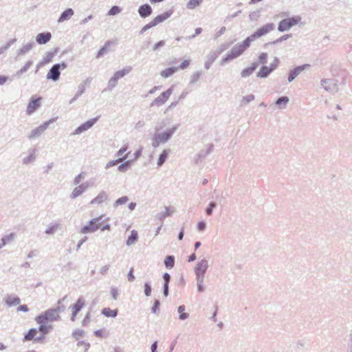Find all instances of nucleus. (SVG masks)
<instances>
[{"label":"nucleus","instance_id":"obj_1","mask_svg":"<svg viewBox=\"0 0 352 352\" xmlns=\"http://www.w3.org/2000/svg\"><path fill=\"white\" fill-rule=\"evenodd\" d=\"M274 29V23H267L247 37L242 43L236 44L220 61L221 66L240 56L250 46L251 42L261 38Z\"/></svg>","mask_w":352,"mask_h":352},{"label":"nucleus","instance_id":"obj_2","mask_svg":"<svg viewBox=\"0 0 352 352\" xmlns=\"http://www.w3.org/2000/svg\"><path fill=\"white\" fill-rule=\"evenodd\" d=\"M179 124H174L163 131H157L153 139L151 145L153 148H157L161 144H164L168 142L175 133L178 129Z\"/></svg>","mask_w":352,"mask_h":352},{"label":"nucleus","instance_id":"obj_3","mask_svg":"<svg viewBox=\"0 0 352 352\" xmlns=\"http://www.w3.org/2000/svg\"><path fill=\"white\" fill-rule=\"evenodd\" d=\"M60 307L49 309L36 317L35 320L37 323H48L54 321H58L60 319Z\"/></svg>","mask_w":352,"mask_h":352},{"label":"nucleus","instance_id":"obj_4","mask_svg":"<svg viewBox=\"0 0 352 352\" xmlns=\"http://www.w3.org/2000/svg\"><path fill=\"white\" fill-rule=\"evenodd\" d=\"M301 20L299 16H294L291 18L285 19L278 23V30L279 32H285L289 30L292 27L296 25Z\"/></svg>","mask_w":352,"mask_h":352},{"label":"nucleus","instance_id":"obj_5","mask_svg":"<svg viewBox=\"0 0 352 352\" xmlns=\"http://www.w3.org/2000/svg\"><path fill=\"white\" fill-rule=\"evenodd\" d=\"M54 122V119L52 118L48 121L43 122L38 127H36L35 129L31 130L28 135V139L32 140L38 138L45 131L49 125Z\"/></svg>","mask_w":352,"mask_h":352},{"label":"nucleus","instance_id":"obj_6","mask_svg":"<svg viewBox=\"0 0 352 352\" xmlns=\"http://www.w3.org/2000/svg\"><path fill=\"white\" fill-rule=\"evenodd\" d=\"M102 219V216L94 218L88 221L85 226L80 229V233L82 234H89L94 233L100 228V225L98 223L100 220Z\"/></svg>","mask_w":352,"mask_h":352},{"label":"nucleus","instance_id":"obj_7","mask_svg":"<svg viewBox=\"0 0 352 352\" xmlns=\"http://www.w3.org/2000/svg\"><path fill=\"white\" fill-rule=\"evenodd\" d=\"M131 71V67H126L121 70L116 72L113 74V76L108 81V87L109 89L114 88L117 85L118 80L124 77L125 75L128 74Z\"/></svg>","mask_w":352,"mask_h":352},{"label":"nucleus","instance_id":"obj_8","mask_svg":"<svg viewBox=\"0 0 352 352\" xmlns=\"http://www.w3.org/2000/svg\"><path fill=\"white\" fill-rule=\"evenodd\" d=\"M67 67V64L64 62L54 65L47 74V78L57 81L60 75V69H64Z\"/></svg>","mask_w":352,"mask_h":352},{"label":"nucleus","instance_id":"obj_9","mask_svg":"<svg viewBox=\"0 0 352 352\" xmlns=\"http://www.w3.org/2000/svg\"><path fill=\"white\" fill-rule=\"evenodd\" d=\"M173 93V86H171L165 91L162 92L159 96L155 98L153 101L151 103V106L160 107L166 103L168 100L169 97Z\"/></svg>","mask_w":352,"mask_h":352},{"label":"nucleus","instance_id":"obj_10","mask_svg":"<svg viewBox=\"0 0 352 352\" xmlns=\"http://www.w3.org/2000/svg\"><path fill=\"white\" fill-rule=\"evenodd\" d=\"M209 267V261L206 258H199L194 267L195 275L205 276Z\"/></svg>","mask_w":352,"mask_h":352},{"label":"nucleus","instance_id":"obj_11","mask_svg":"<svg viewBox=\"0 0 352 352\" xmlns=\"http://www.w3.org/2000/svg\"><path fill=\"white\" fill-rule=\"evenodd\" d=\"M320 84L327 91L332 94L336 93L339 89L338 82L334 79H322Z\"/></svg>","mask_w":352,"mask_h":352},{"label":"nucleus","instance_id":"obj_12","mask_svg":"<svg viewBox=\"0 0 352 352\" xmlns=\"http://www.w3.org/2000/svg\"><path fill=\"white\" fill-rule=\"evenodd\" d=\"M93 185L90 184L89 181H87L84 183H82L81 184L77 186L72 193L70 194V197L72 199H75L79 196H80L84 192L87 190L88 188L92 187Z\"/></svg>","mask_w":352,"mask_h":352},{"label":"nucleus","instance_id":"obj_13","mask_svg":"<svg viewBox=\"0 0 352 352\" xmlns=\"http://www.w3.org/2000/svg\"><path fill=\"white\" fill-rule=\"evenodd\" d=\"M310 67V65L305 64L302 65L298 66L295 67L294 69L290 70L289 76H288V82H292L294 81L301 72L309 69Z\"/></svg>","mask_w":352,"mask_h":352},{"label":"nucleus","instance_id":"obj_14","mask_svg":"<svg viewBox=\"0 0 352 352\" xmlns=\"http://www.w3.org/2000/svg\"><path fill=\"white\" fill-rule=\"evenodd\" d=\"M97 120L98 118H95L85 122V123L82 124L80 126L77 127L72 134L74 135H79L87 131L94 126V124L97 122Z\"/></svg>","mask_w":352,"mask_h":352},{"label":"nucleus","instance_id":"obj_15","mask_svg":"<svg viewBox=\"0 0 352 352\" xmlns=\"http://www.w3.org/2000/svg\"><path fill=\"white\" fill-rule=\"evenodd\" d=\"M85 299L82 297H80L74 305L70 306V308L72 309V311L71 317V320L72 321L75 320L78 313L81 310V309L85 306Z\"/></svg>","mask_w":352,"mask_h":352},{"label":"nucleus","instance_id":"obj_16","mask_svg":"<svg viewBox=\"0 0 352 352\" xmlns=\"http://www.w3.org/2000/svg\"><path fill=\"white\" fill-rule=\"evenodd\" d=\"M108 199H109L108 193L104 190H101L95 198H94L92 200H91L90 204L92 206L100 205V204L107 201Z\"/></svg>","mask_w":352,"mask_h":352},{"label":"nucleus","instance_id":"obj_17","mask_svg":"<svg viewBox=\"0 0 352 352\" xmlns=\"http://www.w3.org/2000/svg\"><path fill=\"white\" fill-rule=\"evenodd\" d=\"M3 300L5 305L9 307L19 305L21 302V299L13 294L7 295Z\"/></svg>","mask_w":352,"mask_h":352},{"label":"nucleus","instance_id":"obj_18","mask_svg":"<svg viewBox=\"0 0 352 352\" xmlns=\"http://www.w3.org/2000/svg\"><path fill=\"white\" fill-rule=\"evenodd\" d=\"M41 100V98H38L30 100L26 109V113L28 115L32 114L40 107Z\"/></svg>","mask_w":352,"mask_h":352},{"label":"nucleus","instance_id":"obj_19","mask_svg":"<svg viewBox=\"0 0 352 352\" xmlns=\"http://www.w3.org/2000/svg\"><path fill=\"white\" fill-rule=\"evenodd\" d=\"M34 47V43L33 41L28 42V43L23 44V46L21 47L16 51V55L18 56L25 55V54H27L30 51H31Z\"/></svg>","mask_w":352,"mask_h":352},{"label":"nucleus","instance_id":"obj_20","mask_svg":"<svg viewBox=\"0 0 352 352\" xmlns=\"http://www.w3.org/2000/svg\"><path fill=\"white\" fill-rule=\"evenodd\" d=\"M138 13L142 18H146L152 14V8L147 3L144 4L139 7Z\"/></svg>","mask_w":352,"mask_h":352},{"label":"nucleus","instance_id":"obj_21","mask_svg":"<svg viewBox=\"0 0 352 352\" xmlns=\"http://www.w3.org/2000/svg\"><path fill=\"white\" fill-rule=\"evenodd\" d=\"M52 35L50 32L39 33L36 37V41L40 45L46 44L51 39Z\"/></svg>","mask_w":352,"mask_h":352},{"label":"nucleus","instance_id":"obj_22","mask_svg":"<svg viewBox=\"0 0 352 352\" xmlns=\"http://www.w3.org/2000/svg\"><path fill=\"white\" fill-rule=\"evenodd\" d=\"M38 331L36 329L32 328L29 330L28 333L24 336V340L29 341L34 340L35 342H38L42 339V336L36 337Z\"/></svg>","mask_w":352,"mask_h":352},{"label":"nucleus","instance_id":"obj_23","mask_svg":"<svg viewBox=\"0 0 352 352\" xmlns=\"http://www.w3.org/2000/svg\"><path fill=\"white\" fill-rule=\"evenodd\" d=\"M217 52H210L206 57V60L204 63L205 68L208 69L210 67L212 63L217 58Z\"/></svg>","mask_w":352,"mask_h":352},{"label":"nucleus","instance_id":"obj_24","mask_svg":"<svg viewBox=\"0 0 352 352\" xmlns=\"http://www.w3.org/2000/svg\"><path fill=\"white\" fill-rule=\"evenodd\" d=\"M257 66L258 65L256 63H252L250 67H246L241 71V76L242 78H248L250 76L254 73Z\"/></svg>","mask_w":352,"mask_h":352},{"label":"nucleus","instance_id":"obj_25","mask_svg":"<svg viewBox=\"0 0 352 352\" xmlns=\"http://www.w3.org/2000/svg\"><path fill=\"white\" fill-rule=\"evenodd\" d=\"M276 68V65H271V67L263 66L257 73V77L266 78Z\"/></svg>","mask_w":352,"mask_h":352},{"label":"nucleus","instance_id":"obj_26","mask_svg":"<svg viewBox=\"0 0 352 352\" xmlns=\"http://www.w3.org/2000/svg\"><path fill=\"white\" fill-rule=\"evenodd\" d=\"M197 292L203 293L205 291L204 280L205 276L195 275Z\"/></svg>","mask_w":352,"mask_h":352},{"label":"nucleus","instance_id":"obj_27","mask_svg":"<svg viewBox=\"0 0 352 352\" xmlns=\"http://www.w3.org/2000/svg\"><path fill=\"white\" fill-rule=\"evenodd\" d=\"M289 101L287 96H281L276 101L275 105L278 109H283L286 108Z\"/></svg>","mask_w":352,"mask_h":352},{"label":"nucleus","instance_id":"obj_28","mask_svg":"<svg viewBox=\"0 0 352 352\" xmlns=\"http://www.w3.org/2000/svg\"><path fill=\"white\" fill-rule=\"evenodd\" d=\"M74 14V10L72 8L66 9L60 15L59 19H58V23L63 22L66 20H68L71 16H72Z\"/></svg>","mask_w":352,"mask_h":352},{"label":"nucleus","instance_id":"obj_29","mask_svg":"<svg viewBox=\"0 0 352 352\" xmlns=\"http://www.w3.org/2000/svg\"><path fill=\"white\" fill-rule=\"evenodd\" d=\"M171 15V12H166L162 14L157 16L155 19L152 20L155 25L164 21L166 19L169 18Z\"/></svg>","mask_w":352,"mask_h":352},{"label":"nucleus","instance_id":"obj_30","mask_svg":"<svg viewBox=\"0 0 352 352\" xmlns=\"http://www.w3.org/2000/svg\"><path fill=\"white\" fill-rule=\"evenodd\" d=\"M177 71V67H169L162 70L160 72V76L164 78H167L173 75Z\"/></svg>","mask_w":352,"mask_h":352},{"label":"nucleus","instance_id":"obj_31","mask_svg":"<svg viewBox=\"0 0 352 352\" xmlns=\"http://www.w3.org/2000/svg\"><path fill=\"white\" fill-rule=\"evenodd\" d=\"M129 153L124 155L123 157L118 158L115 160H110L105 165V169H109L110 167L117 165L118 164L124 162L126 158Z\"/></svg>","mask_w":352,"mask_h":352},{"label":"nucleus","instance_id":"obj_32","mask_svg":"<svg viewBox=\"0 0 352 352\" xmlns=\"http://www.w3.org/2000/svg\"><path fill=\"white\" fill-rule=\"evenodd\" d=\"M138 232L135 230H132L131 232V235L128 237V239L126 240V245L131 246L135 244V242L138 241Z\"/></svg>","mask_w":352,"mask_h":352},{"label":"nucleus","instance_id":"obj_33","mask_svg":"<svg viewBox=\"0 0 352 352\" xmlns=\"http://www.w3.org/2000/svg\"><path fill=\"white\" fill-rule=\"evenodd\" d=\"M168 150L164 149L162 151V153L160 155V157L157 162V166L160 167L164 164V163L166 162L168 157Z\"/></svg>","mask_w":352,"mask_h":352},{"label":"nucleus","instance_id":"obj_34","mask_svg":"<svg viewBox=\"0 0 352 352\" xmlns=\"http://www.w3.org/2000/svg\"><path fill=\"white\" fill-rule=\"evenodd\" d=\"M102 314L107 317L116 318L118 315V311L116 309H111L110 308H104Z\"/></svg>","mask_w":352,"mask_h":352},{"label":"nucleus","instance_id":"obj_35","mask_svg":"<svg viewBox=\"0 0 352 352\" xmlns=\"http://www.w3.org/2000/svg\"><path fill=\"white\" fill-rule=\"evenodd\" d=\"M32 64V60H29L28 61H27L24 66H23L19 71L16 72V75L18 76H21L23 74L26 72L30 69Z\"/></svg>","mask_w":352,"mask_h":352},{"label":"nucleus","instance_id":"obj_36","mask_svg":"<svg viewBox=\"0 0 352 352\" xmlns=\"http://www.w3.org/2000/svg\"><path fill=\"white\" fill-rule=\"evenodd\" d=\"M164 265L167 268L171 269L175 265V258L173 256H167L164 260Z\"/></svg>","mask_w":352,"mask_h":352},{"label":"nucleus","instance_id":"obj_37","mask_svg":"<svg viewBox=\"0 0 352 352\" xmlns=\"http://www.w3.org/2000/svg\"><path fill=\"white\" fill-rule=\"evenodd\" d=\"M129 201V198L127 196H123L117 200L113 203V208H117L120 205H124L126 204Z\"/></svg>","mask_w":352,"mask_h":352},{"label":"nucleus","instance_id":"obj_38","mask_svg":"<svg viewBox=\"0 0 352 352\" xmlns=\"http://www.w3.org/2000/svg\"><path fill=\"white\" fill-rule=\"evenodd\" d=\"M58 226L59 225L58 224H54V225H51V226H49L45 231V233L47 235H51V234H54L56 232H57L58 230Z\"/></svg>","mask_w":352,"mask_h":352},{"label":"nucleus","instance_id":"obj_39","mask_svg":"<svg viewBox=\"0 0 352 352\" xmlns=\"http://www.w3.org/2000/svg\"><path fill=\"white\" fill-rule=\"evenodd\" d=\"M131 162H132V160H127V161L124 162V163H122V164H120L118 166V170L122 173L126 172L129 168V166H130Z\"/></svg>","mask_w":352,"mask_h":352},{"label":"nucleus","instance_id":"obj_40","mask_svg":"<svg viewBox=\"0 0 352 352\" xmlns=\"http://www.w3.org/2000/svg\"><path fill=\"white\" fill-rule=\"evenodd\" d=\"M36 159L34 151H32L28 157H25L23 160V162L25 164L33 162Z\"/></svg>","mask_w":352,"mask_h":352},{"label":"nucleus","instance_id":"obj_41","mask_svg":"<svg viewBox=\"0 0 352 352\" xmlns=\"http://www.w3.org/2000/svg\"><path fill=\"white\" fill-rule=\"evenodd\" d=\"M203 0H190L187 3V8L188 9H195L199 6Z\"/></svg>","mask_w":352,"mask_h":352},{"label":"nucleus","instance_id":"obj_42","mask_svg":"<svg viewBox=\"0 0 352 352\" xmlns=\"http://www.w3.org/2000/svg\"><path fill=\"white\" fill-rule=\"evenodd\" d=\"M40 324L38 327V331L41 333L46 334L48 331L52 329V325H46V323H38Z\"/></svg>","mask_w":352,"mask_h":352},{"label":"nucleus","instance_id":"obj_43","mask_svg":"<svg viewBox=\"0 0 352 352\" xmlns=\"http://www.w3.org/2000/svg\"><path fill=\"white\" fill-rule=\"evenodd\" d=\"M261 16L260 10H255L250 13L249 18L251 21H257Z\"/></svg>","mask_w":352,"mask_h":352},{"label":"nucleus","instance_id":"obj_44","mask_svg":"<svg viewBox=\"0 0 352 352\" xmlns=\"http://www.w3.org/2000/svg\"><path fill=\"white\" fill-rule=\"evenodd\" d=\"M201 75V73L200 72H196L193 73L190 76V82L191 84H195V82H197L199 80Z\"/></svg>","mask_w":352,"mask_h":352},{"label":"nucleus","instance_id":"obj_45","mask_svg":"<svg viewBox=\"0 0 352 352\" xmlns=\"http://www.w3.org/2000/svg\"><path fill=\"white\" fill-rule=\"evenodd\" d=\"M16 41V38H12L9 40L4 45L1 46V49L5 52L8 50L12 45H13Z\"/></svg>","mask_w":352,"mask_h":352},{"label":"nucleus","instance_id":"obj_46","mask_svg":"<svg viewBox=\"0 0 352 352\" xmlns=\"http://www.w3.org/2000/svg\"><path fill=\"white\" fill-rule=\"evenodd\" d=\"M121 12L120 7L117 6H113L109 11L108 14L110 16H114L119 14Z\"/></svg>","mask_w":352,"mask_h":352},{"label":"nucleus","instance_id":"obj_47","mask_svg":"<svg viewBox=\"0 0 352 352\" xmlns=\"http://www.w3.org/2000/svg\"><path fill=\"white\" fill-rule=\"evenodd\" d=\"M155 25H154L153 22L151 21H150L148 23H147L146 25H145L140 31V34H143L144 32L147 31L148 30H149L150 28H153V27H155Z\"/></svg>","mask_w":352,"mask_h":352},{"label":"nucleus","instance_id":"obj_48","mask_svg":"<svg viewBox=\"0 0 352 352\" xmlns=\"http://www.w3.org/2000/svg\"><path fill=\"white\" fill-rule=\"evenodd\" d=\"M267 54L261 53L258 56V61L261 64H265L267 63Z\"/></svg>","mask_w":352,"mask_h":352},{"label":"nucleus","instance_id":"obj_49","mask_svg":"<svg viewBox=\"0 0 352 352\" xmlns=\"http://www.w3.org/2000/svg\"><path fill=\"white\" fill-rule=\"evenodd\" d=\"M254 100V96L252 94L247 95L245 96H243L242 99V102L245 104H248Z\"/></svg>","mask_w":352,"mask_h":352},{"label":"nucleus","instance_id":"obj_50","mask_svg":"<svg viewBox=\"0 0 352 352\" xmlns=\"http://www.w3.org/2000/svg\"><path fill=\"white\" fill-rule=\"evenodd\" d=\"M109 269H110V265L107 264V265L102 266L100 268L99 271L102 275H107L109 272Z\"/></svg>","mask_w":352,"mask_h":352},{"label":"nucleus","instance_id":"obj_51","mask_svg":"<svg viewBox=\"0 0 352 352\" xmlns=\"http://www.w3.org/2000/svg\"><path fill=\"white\" fill-rule=\"evenodd\" d=\"M83 333L84 331L82 330L76 329L74 331L72 336L75 339L78 340L82 336Z\"/></svg>","mask_w":352,"mask_h":352},{"label":"nucleus","instance_id":"obj_52","mask_svg":"<svg viewBox=\"0 0 352 352\" xmlns=\"http://www.w3.org/2000/svg\"><path fill=\"white\" fill-rule=\"evenodd\" d=\"M229 47V44L228 43H223V44H221L218 50L216 51L217 52V54L219 55V54H221L222 52H223L225 50H226Z\"/></svg>","mask_w":352,"mask_h":352},{"label":"nucleus","instance_id":"obj_53","mask_svg":"<svg viewBox=\"0 0 352 352\" xmlns=\"http://www.w3.org/2000/svg\"><path fill=\"white\" fill-rule=\"evenodd\" d=\"M144 294L146 296H150L151 294V291H152L151 285L148 283H144Z\"/></svg>","mask_w":352,"mask_h":352},{"label":"nucleus","instance_id":"obj_54","mask_svg":"<svg viewBox=\"0 0 352 352\" xmlns=\"http://www.w3.org/2000/svg\"><path fill=\"white\" fill-rule=\"evenodd\" d=\"M216 207V204L214 202L210 203L208 207L206 210V212L208 215H210L212 213V210Z\"/></svg>","mask_w":352,"mask_h":352},{"label":"nucleus","instance_id":"obj_55","mask_svg":"<svg viewBox=\"0 0 352 352\" xmlns=\"http://www.w3.org/2000/svg\"><path fill=\"white\" fill-rule=\"evenodd\" d=\"M78 346H82V348H84V352H87V350L90 347V344L89 343H87L84 341H80L78 342Z\"/></svg>","mask_w":352,"mask_h":352},{"label":"nucleus","instance_id":"obj_56","mask_svg":"<svg viewBox=\"0 0 352 352\" xmlns=\"http://www.w3.org/2000/svg\"><path fill=\"white\" fill-rule=\"evenodd\" d=\"M126 150H127V147H126V146L121 148L119 151H117V153L116 154V157H118V158L123 157L124 156L123 155H124V152H126Z\"/></svg>","mask_w":352,"mask_h":352},{"label":"nucleus","instance_id":"obj_57","mask_svg":"<svg viewBox=\"0 0 352 352\" xmlns=\"http://www.w3.org/2000/svg\"><path fill=\"white\" fill-rule=\"evenodd\" d=\"M83 177V173H80L79 175H78L74 179V184L78 185Z\"/></svg>","mask_w":352,"mask_h":352},{"label":"nucleus","instance_id":"obj_58","mask_svg":"<svg viewBox=\"0 0 352 352\" xmlns=\"http://www.w3.org/2000/svg\"><path fill=\"white\" fill-rule=\"evenodd\" d=\"M3 238L4 239V241H6L7 242L12 241L15 239V234L10 233L9 234L6 235Z\"/></svg>","mask_w":352,"mask_h":352},{"label":"nucleus","instance_id":"obj_59","mask_svg":"<svg viewBox=\"0 0 352 352\" xmlns=\"http://www.w3.org/2000/svg\"><path fill=\"white\" fill-rule=\"evenodd\" d=\"M111 294L114 300H117L118 296V291L116 288L112 287L111 289Z\"/></svg>","mask_w":352,"mask_h":352},{"label":"nucleus","instance_id":"obj_60","mask_svg":"<svg viewBox=\"0 0 352 352\" xmlns=\"http://www.w3.org/2000/svg\"><path fill=\"white\" fill-rule=\"evenodd\" d=\"M163 279H164V285H168V283L170 282V276L169 274L168 273H164L163 274Z\"/></svg>","mask_w":352,"mask_h":352},{"label":"nucleus","instance_id":"obj_61","mask_svg":"<svg viewBox=\"0 0 352 352\" xmlns=\"http://www.w3.org/2000/svg\"><path fill=\"white\" fill-rule=\"evenodd\" d=\"M160 304V303L159 300H156L154 302L153 306L151 308V311L153 313H156L157 310L159 309Z\"/></svg>","mask_w":352,"mask_h":352},{"label":"nucleus","instance_id":"obj_62","mask_svg":"<svg viewBox=\"0 0 352 352\" xmlns=\"http://www.w3.org/2000/svg\"><path fill=\"white\" fill-rule=\"evenodd\" d=\"M290 37V35L289 34H285V35H283V36L280 37L279 38L276 39V41H274L273 42L274 44H276L279 42H281L283 41H285V40H287V38H289Z\"/></svg>","mask_w":352,"mask_h":352},{"label":"nucleus","instance_id":"obj_63","mask_svg":"<svg viewBox=\"0 0 352 352\" xmlns=\"http://www.w3.org/2000/svg\"><path fill=\"white\" fill-rule=\"evenodd\" d=\"M107 52V47L106 46H104L102 47L98 52L97 55H96V58H100L102 56L104 55V54Z\"/></svg>","mask_w":352,"mask_h":352},{"label":"nucleus","instance_id":"obj_64","mask_svg":"<svg viewBox=\"0 0 352 352\" xmlns=\"http://www.w3.org/2000/svg\"><path fill=\"white\" fill-rule=\"evenodd\" d=\"M28 311H29V309L26 305H19L17 307V311L28 312Z\"/></svg>","mask_w":352,"mask_h":352}]
</instances>
